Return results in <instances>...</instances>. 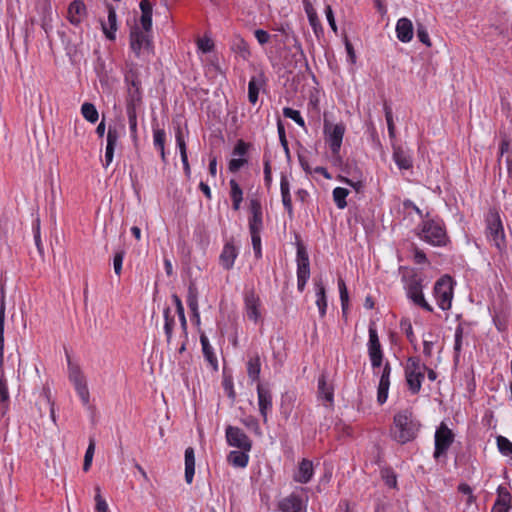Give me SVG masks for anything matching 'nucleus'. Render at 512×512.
<instances>
[{
	"mask_svg": "<svg viewBox=\"0 0 512 512\" xmlns=\"http://www.w3.org/2000/svg\"><path fill=\"white\" fill-rule=\"evenodd\" d=\"M420 426L413 412L410 409H404L394 415L390 434L393 440L403 445L417 437Z\"/></svg>",
	"mask_w": 512,
	"mask_h": 512,
	"instance_id": "f257e3e1",
	"label": "nucleus"
},
{
	"mask_svg": "<svg viewBox=\"0 0 512 512\" xmlns=\"http://www.w3.org/2000/svg\"><path fill=\"white\" fill-rule=\"evenodd\" d=\"M418 235L422 240L433 246H445L449 241L445 225L440 219L423 221Z\"/></svg>",
	"mask_w": 512,
	"mask_h": 512,
	"instance_id": "f03ea898",
	"label": "nucleus"
},
{
	"mask_svg": "<svg viewBox=\"0 0 512 512\" xmlns=\"http://www.w3.org/2000/svg\"><path fill=\"white\" fill-rule=\"evenodd\" d=\"M324 134L334 163H341L340 149L345 134V125L343 123L331 124L325 121Z\"/></svg>",
	"mask_w": 512,
	"mask_h": 512,
	"instance_id": "7ed1b4c3",
	"label": "nucleus"
},
{
	"mask_svg": "<svg viewBox=\"0 0 512 512\" xmlns=\"http://www.w3.org/2000/svg\"><path fill=\"white\" fill-rule=\"evenodd\" d=\"M433 295L440 309L443 311L451 309L453 300V280L449 275H444L435 282Z\"/></svg>",
	"mask_w": 512,
	"mask_h": 512,
	"instance_id": "20e7f679",
	"label": "nucleus"
},
{
	"mask_svg": "<svg viewBox=\"0 0 512 512\" xmlns=\"http://www.w3.org/2000/svg\"><path fill=\"white\" fill-rule=\"evenodd\" d=\"M486 231L488 240L501 252L506 248L505 234L500 219L496 211H490L486 218Z\"/></svg>",
	"mask_w": 512,
	"mask_h": 512,
	"instance_id": "39448f33",
	"label": "nucleus"
},
{
	"mask_svg": "<svg viewBox=\"0 0 512 512\" xmlns=\"http://www.w3.org/2000/svg\"><path fill=\"white\" fill-rule=\"evenodd\" d=\"M454 438L453 431L444 422H441L435 431L433 457L439 459L442 456H446L447 451L454 442Z\"/></svg>",
	"mask_w": 512,
	"mask_h": 512,
	"instance_id": "423d86ee",
	"label": "nucleus"
},
{
	"mask_svg": "<svg viewBox=\"0 0 512 512\" xmlns=\"http://www.w3.org/2000/svg\"><path fill=\"white\" fill-rule=\"evenodd\" d=\"M68 377L74 385L77 395L80 397L82 403L86 406L89 404L90 393L87 386V381L83 375L80 367L71 363L68 360Z\"/></svg>",
	"mask_w": 512,
	"mask_h": 512,
	"instance_id": "0eeeda50",
	"label": "nucleus"
},
{
	"mask_svg": "<svg viewBox=\"0 0 512 512\" xmlns=\"http://www.w3.org/2000/svg\"><path fill=\"white\" fill-rule=\"evenodd\" d=\"M250 216L248 218V227L250 235H261L263 230V212L261 202L257 198L250 199Z\"/></svg>",
	"mask_w": 512,
	"mask_h": 512,
	"instance_id": "6e6552de",
	"label": "nucleus"
},
{
	"mask_svg": "<svg viewBox=\"0 0 512 512\" xmlns=\"http://www.w3.org/2000/svg\"><path fill=\"white\" fill-rule=\"evenodd\" d=\"M225 434L229 446L243 451L251 450L252 441L240 428L229 425L226 427Z\"/></svg>",
	"mask_w": 512,
	"mask_h": 512,
	"instance_id": "1a4fd4ad",
	"label": "nucleus"
},
{
	"mask_svg": "<svg viewBox=\"0 0 512 512\" xmlns=\"http://www.w3.org/2000/svg\"><path fill=\"white\" fill-rule=\"evenodd\" d=\"M406 295L415 305L427 312H432L433 307L425 300L421 280L411 279L406 287Z\"/></svg>",
	"mask_w": 512,
	"mask_h": 512,
	"instance_id": "9d476101",
	"label": "nucleus"
},
{
	"mask_svg": "<svg viewBox=\"0 0 512 512\" xmlns=\"http://www.w3.org/2000/svg\"><path fill=\"white\" fill-rule=\"evenodd\" d=\"M125 80L128 84V97L126 105H133L137 107L142 102V92H141V82L138 76L130 72V74L126 75Z\"/></svg>",
	"mask_w": 512,
	"mask_h": 512,
	"instance_id": "9b49d317",
	"label": "nucleus"
},
{
	"mask_svg": "<svg viewBox=\"0 0 512 512\" xmlns=\"http://www.w3.org/2000/svg\"><path fill=\"white\" fill-rule=\"evenodd\" d=\"M258 407L263 422H267L268 413L272 411L273 398L269 388L263 386L261 383L257 385Z\"/></svg>",
	"mask_w": 512,
	"mask_h": 512,
	"instance_id": "f8f14e48",
	"label": "nucleus"
},
{
	"mask_svg": "<svg viewBox=\"0 0 512 512\" xmlns=\"http://www.w3.org/2000/svg\"><path fill=\"white\" fill-rule=\"evenodd\" d=\"M279 508L282 512H307V500H304L301 496L292 493L282 499L279 503Z\"/></svg>",
	"mask_w": 512,
	"mask_h": 512,
	"instance_id": "ddd939ff",
	"label": "nucleus"
},
{
	"mask_svg": "<svg viewBox=\"0 0 512 512\" xmlns=\"http://www.w3.org/2000/svg\"><path fill=\"white\" fill-rule=\"evenodd\" d=\"M150 44V40L145 31H141L137 26L131 30L130 47L137 57L140 56L142 50L149 49Z\"/></svg>",
	"mask_w": 512,
	"mask_h": 512,
	"instance_id": "4468645a",
	"label": "nucleus"
},
{
	"mask_svg": "<svg viewBox=\"0 0 512 512\" xmlns=\"http://www.w3.org/2000/svg\"><path fill=\"white\" fill-rule=\"evenodd\" d=\"M391 370L392 369H391L390 363L386 362L383 366V369H382V372L380 375V380H379V385H378V390H377V402L379 403V405H383L387 401L388 391H389V387H390Z\"/></svg>",
	"mask_w": 512,
	"mask_h": 512,
	"instance_id": "2eb2a0df",
	"label": "nucleus"
},
{
	"mask_svg": "<svg viewBox=\"0 0 512 512\" xmlns=\"http://www.w3.org/2000/svg\"><path fill=\"white\" fill-rule=\"evenodd\" d=\"M244 303L247 318L253 322H257L261 318L259 297L253 291L246 292Z\"/></svg>",
	"mask_w": 512,
	"mask_h": 512,
	"instance_id": "dca6fc26",
	"label": "nucleus"
},
{
	"mask_svg": "<svg viewBox=\"0 0 512 512\" xmlns=\"http://www.w3.org/2000/svg\"><path fill=\"white\" fill-rule=\"evenodd\" d=\"M67 13L69 22L74 26H78L87 13L86 5L82 0H74L69 4Z\"/></svg>",
	"mask_w": 512,
	"mask_h": 512,
	"instance_id": "f3484780",
	"label": "nucleus"
},
{
	"mask_svg": "<svg viewBox=\"0 0 512 512\" xmlns=\"http://www.w3.org/2000/svg\"><path fill=\"white\" fill-rule=\"evenodd\" d=\"M108 19L107 23L101 22L102 31L109 40H115L117 26L116 10L111 4H107Z\"/></svg>",
	"mask_w": 512,
	"mask_h": 512,
	"instance_id": "a211bd4d",
	"label": "nucleus"
},
{
	"mask_svg": "<svg viewBox=\"0 0 512 512\" xmlns=\"http://www.w3.org/2000/svg\"><path fill=\"white\" fill-rule=\"evenodd\" d=\"M297 277H310V262L309 256L305 249V247L301 244H298L297 247Z\"/></svg>",
	"mask_w": 512,
	"mask_h": 512,
	"instance_id": "6ab92c4d",
	"label": "nucleus"
},
{
	"mask_svg": "<svg viewBox=\"0 0 512 512\" xmlns=\"http://www.w3.org/2000/svg\"><path fill=\"white\" fill-rule=\"evenodd\" d=\"M238 256V250L232 242H227L220 254L219 262L225 270H230Z\"/></svg>",
	"mask_w": 512,
	"mask_h": 512,
	"instance_id": "aec40b11",
	"label": "nucleus"
},
{
	"mask_svg": "<svg viewBox=\"0 0 512 512\" xmlns=\"http://www.w3.org/2000/svg\"><path fill=\"white\" fill-rule=\"evenodd\" d=\"M314 475L313 463L308 459H302L299 463L298 470L294 474V481L306 484L308 483Z\"/></svg>",
	"mask_w": 512,
	"mask_h": 512,
	"instance_id": "412c9836",
	"label": "nucleus"
},
{
	"mask_svg": "<svg viewBox=\"0 0 512 512\" xmlns=\"http://www.w3.org/2000/svg\"><path fill=\"white\" fill-rule=\"evenodd\" d=\"M396 35L403 43L410 42L413 38V24L408 18H400L396 23Z\"/></svg>",
	"mask_w": 512,
	"mask_h": 512,
	"instance_id": "4be33fe9",
	"label": "nucleus"
},
{
	"mask_svg": "<svg viewBox=\"0 0 512 512\" xmlns=\"http://www.w3.org/2000/svg\"><path fill=\"white\" fill-rule=\"evenodd\" d=\"M200 343L202 346V353L207 361V363L211 366L213 371H218V360L214 353V349L211 346L208 337L205 335L204 332L200 333Z\"/></svg>",
	"mask_w": 512,
	"mask_h": 512,
	"instance_id": "5701e85b",
	"label": "nucleus"
},
{
	"mask_svg": "<svg viewBox=\"0 0 512 512\" xmlns=\"http://www.w3.org/2000/svg\"><path fill=\"white\" fill-rule=\"evenodd\" d=\"M280 191H281V197H282V203L287 211L290 218L293 217V206H292V199L290 194V183L285 175H281L280 180Z\"/></svg>",
	"mask_w": 512,
	"mask_h": 512,
	"instance_id": "b1692460",
	"label": "nucleus"
},
{
	"mask_svg": "<svg viewBox=\"0 0 512 512\" xmlns=\"http://www.w3.org/2000/svg\"><path fill=\"white\" fill-rule=\"evenodd\" d=\"M393 160L399 169L408 170L412 167L410 152L400 146L393 147Z\"/></svg>",
	"mask_w": 512,
	"mask_h": 512,
	"instance_id": "393cba45",
	"label": "nucleus"
},
{
	"mask_svg": "<svg viewBox=\"0 0 512 512\" xmlns=\"http://www.w3.org/2000/svg\"><path fill=\"white\" fill-rule=\"evenodd\" d=\"M139 6L141 10V26L145 32H149L152 29V5L148 0H142Z\"/></svg>",
	"mask_w": 512,
	"mask_h": 512,
	"instance_id": "a878e982",
	"label": "nucleus"
},
{
	"mask_svg": "<svg viewBox=\"0 0 512 512\" xmlns=\"http://www.w3.org/2000/svg\"><path fill=\"white\" fill-rule=\"evenodd\" d=\"M10 396L5 373L0 372V414L4 416L9 409Z\"/></svg>",
	"mask_w": 512,
	"mask_h": 512,
	"instance_id": "bb28decb",
	"label": "nucleus"
},
{
	"mask_svg": "<svg viewBox=\"0 0 512 512\" xmlns=\"http://www.w3.org/2000/svg\"><path fill=\"white\" fill-rule=\"evenodd\" d=\"M369 340H368V355L383 353L381 343L378 337L377 329L374 322L369 324Z\"/></svg>",
	"mask_w": 512,
	"mask_h": 512,
	"instance_id": "cd10ccee",
	"label": "nucleus"
},
{
	"mask_svg": "<svg viewBox=\"0 0 512 512\" xmlns=\"http://www.w3.org/2000/svg\"><path fill=\"white\" fill-rule=\"evenodd\" d=\"M195 474V454L192 447L185 450V480L191 484Z\"/></svg>",
	"mask_w": 512,
	"mask_h": 512,
	"instance_id": "c85d7f7f",
	"label": "nucleus"
},
{
	"mask_svg": "<svg viewBox=\"0 0 512 512\" xmlns=\"http://www.w3.org/2000/svg\"><path fill=\"white\" fill-rule=\"evenodd\" d=\"M346 173L350 175L351 177H341L340 181L353 187L357 192H360L364 185H363V176L359 169L355 168L353 172L347 170Z\"/></svg>",
	"mask_w": 512,
	"mask_h": 512,
	"instance_id": "c756f323",
	"label": "nucleus"
},
{
	"mask_svg": "<svg viewBox=\"0 0 512 512\" xmlns=\"http://www.w3.org/2000/svg\"><path fill=\"white\" fill-rule=\"evenodd\" d=\"M424 377V372H411L405 375L408 389L413 395L420 392Z\"/></svg>",
	"mask_w": 512,
	"mask_h": 512,
	"instance_id": "7c9ffc66",
	"label": "nucleus"
},
{
	"mask_svg": "<svg viewBox=\"0 0 512 512\" xmlns=\"http://www.w3.org/2000/svg\"><path fill=\"white\" fill-rule=\"evenodd\" d=\"M231 49L244 60H247L251 55L248 43L241 36L233 38Z\"/></svg>",
	"mask_w": 512,
	"mask_h": 512,
	"instance_id": "2f4dec72",
	"label": "nucleus"
},
{
	"mask_svg": "<svg viewBox=\"0 0 512 512\" xmlns=\"http://www.w3.org/2000/svg\"><path fill=\"white\" fill-rule=\"evenodd\" d=\"M261 361L258 354L251 356L247 361V374L252 382L259 381Z\"/></svg>",
	"mask_w": 512,
	"mask_h": 512,
	"instance_id": "473e14b6",
	"label": "nucleus"
},
{
	"mask_svg": "<svg viewBox=\"0 0 512 512\" xmlns=\"http://www.w3.org/2000/svg\"><path fill=\"white\" fill-rule=\"evenodd\" d=\"M316 286V305L319 309V313L321 317L326 315L327 310V298H326V290L321 281L315 282Z\"/></svg>",
	"mask_w": 512,
	"mask_h": 512,
	"instance_id": "72a5a7b5",
	"label": "nucleus"
},
{
	"mask_svg": "<svg viewBox=\"0 0 512 512\" xmlns=\"http://www.w3.org/2000/svg\"><path fill=\"white\" fill-rule=\"evenodd\" d=\"M249 451H231L227 457L228 462L235 467L245 468L249 461Z\"/></svg>",
	"mask_w": 512,
	"mask_h": 512,
	"instance_id": "f704fd0d",
	"label": "nucleus"
},
{
	"mask_svg": "<svg viewBox=\"0 0 512 512\" xmlns=\"http://www.w3.org/2000/svg\"><path fill=\"white\" fill-rule=\"evenodd\" d=\"M262 83L263 74H260L259 77H251L248 83V99L252 104H255L258 100L259 87L261 86Z\"/></svg>",
	"mask_w": 512,
	"mask_h": 512,
	"instance_id": "c9c22d12",
	"label": "nucleus"
},
{
	"mask_svg": "<svg viewBox=\"0 0 512 512\" xmlns=\"http://www.w3.org/2000/svg\"><path fill=\"white\" fill-rule=\"evenodd\" d=\"M164 316V332L166 335V341L168 344L171 343L173 328L175 326V316L172 315L170 307H165L163 310Z\"/></svg>",
	"mask_w": 512,
	"mask_h": 512,
	"instance_id": "e433bc0d",
	"label": "nucleus"
},
{
	"mask_svg": "<svg viewBox=\"0 0 512 512\" xmlns=\"http://www.w3.org/2000/svg\"><path fill=\"white\" fill-rule=\"evenodd\" d=\"M172 300H173V302L175 303V306H176V313H177L179 321H180V325H181V329H182V332H183V336L185 338H187V328H188V325H187V319H186V316H185V311H184V307H183L182 301L179 298V296L176 295V294L172 295Z\"/></svg>",
	"mask_w": 512,
	"mask_h": 512,
	"instance_id": "4c0bfd02",
	"label": "nucleus"
},
{
	"mask_svg": "<svg viewBox=\"0 0 512 512\" xmlns=\"http://www.w3.org/2000/svg\"><path fill=\"white\" fill-rule=\"evenodd\" d=\"M494 504L512 508V497L507 487L503 485L498 486L497 498Z\"/></svg>",
	"mask_w": 512,
	"mask_h": 512,
	"instance_id": "58836bf2",
	"label": "nucleus"
},
{
	"mask_svg": "<svg viewBox=\"0 0 512 512\" xmlns=\"http://www.w3.org/2000/svg\"><path fill=\"white\" fill-rule=\"evenodd\" d=\"M318 392L319 397L332 404L333 402V389L327 385L326 378L324 375L318 379Z\"/></svg>",
	"mask_w": 512,
	"mask_h": 512,
	"instance_id": "ea45409f",
	"label": "nucleus"
},
{
	"mask_svg": "<svg viewBox=\"0 0 512 512\" xmlns=\"http://www.w3.org/2000/svg\"><path fill=\"white\" fill-rule=\"evenodd\" d=\"M124 126L117 128L116 126H109L107 131V148L115 149L118 140L123 134Z\"/></svg>",
	"mask_w": 512,
	"mask_h": 512,
	"instance_id": "a19ab883",
	"label": "nucleus"
},
{
	"mask_svg": "<svg viewBox=\"0 0 512 512\" xmlns=\"http://www.w3.org/2000/svg\"><path fill=\"white\" fill-rule=\"evenodd\" d=\"M187 305L192 311L198 310V289L194 283H190L187 291Z\"/></svg>",
	"mask_w": 512,
	"mask_h": 512,
	"instance_id": "79ce46f5",
	"label": "nucleus"
},
{
	"mask_svg": "<svg viewBox=\"0 0 512 512\" xmlns=\"http://www.w3.org/2000/svg\"><path fill=\"white\" fill-rule=\"evenodd\" d=\"M81 113L83 117L91 123H95L99 118V114L95 105L89 102H85L81 106Z\"/></svg>",
	"mask_w": 512,
	"mask_h": 512,
	"instance_id": "37998d69",
	"label": "nucleus"
},
{
	"mask_svg": "<svg viewBox=\"0 0 512 512\" xmlns=\"http://www.w3.org/2000/svg\"><path fill=\"white\" fill-rule=\"evenodd\" d=\"M333 200L339 209H344L347 206L346 197L349 191L346 188L336 187L333 192Z\"/></svg>",
	"mask_w": 512,
	"mask_h": 512,
	"instance_id": "c03bdc74",
	"label": "nucleus"
},
{
	"mask_svg": "<svg viewBox=\"0 0 512 512\" xmlns=\"http://www.w3.org/2000/svg\"><path fill=\"white\" fill-rule=\"evenodd\" d=\"M427 366L421 363L418 357H409L405 367V375L411 372H425Z\"/></svg>",
	"mask_w": 512,
	"mask_h": 512,
	"instance_id": "a18cd8bd",
	"label": "nucleus"
},
{
	"mask_svg": "<svg viewBox=\"0 0 512 512\" xmlns=\"http://www.w3.org/2000/svg\"><path fill=\"white\" fill-rule=\"evenodd\" d=\"M496 441L499 452L512 459V442L501 435L496 438Z\"/></svg>",
	"mask_w": 512,
	"mask_h": 512,
	"instance_id": "49530a36",
	"label": "nucleus"
},
{
	"mask_svg": "<svg viewBox=\"0 0 512 512\" xmlns=\"http://www.w3.org/2000/svg\"><path fill=\"white\" fill-rule=\"evenodd\" d=\"M463 333L464 329L461 325H458L455 329V336H454V360L458 361L459 356L462 350V341H463Z\"/></svg>",
	"mask_w": 512,
	"mask_h": 512,
	"instance_id": "de8ad7c7",
	"label": "nucleus"
},
{
	"mask_svg": "<svg viewBox=\"0 0 512 512\" xmlns=\"http://www.w3.org/2000/svg\"><path fill=\"white\" fill-rule=\"evenodd\" d=\"M338 288H339V293H340L342 312L345 315L348 310L349 296H348L346 284L342 278H339V280H338Z\"/></svg>",
	"mask_w": 512,
	"mask_h": 512,
	"instance_id": "09e8293b",
	"label": "nucleus"
},
{
	"mask_svg": "<svg viewBox=\"0 0 512 512\" xmlns=\"http://www.w3.org/2000/svg\"><path fill=\"white\" fill-rule=\"evenodd\" d=\"M136 108L133 105H126V112L129 122V128L132 135L137 134V113Z\"/></svg>",
	"mask_w": 512,
	"mask_h": 512,
	"instance_id": "8fccbe9b",
	"label": "nucleus"
},
{
	"mask_svg": "<svg viewBox=\"0 0 512 512\" xmlns=\"http://www.w3.org/2000/svg\"><path fill=\"white\" fill-rule=\"evenodd\" d=\"M166 133L164 129L154 128L153 129V144L157 150H163L165 148Z\"/></svg>",
	"mask_w": 512,
	"mask_h": 512,
	"instance_id": "3c124183",
	"label": "nucleus"
},
{
	"mask_svg": "<svg viewBox=\"0 0 512 512\" xmlns=\"http://www.w3.org/2000/svg\"><path fill=\"white\" fill-rule=\"evenodd\" d=\"M283 115L286 118H289V119H292L293 121H295L300 127H303V128L305 127V121L298 110L292 109L290 107H284Z\"/></svg>",
	"mask_w": 512,
	"mask_h": 512,
	"instance_id": "603ef678",
	"label": "nucleus"
},
{
	"mask_svg": "<svg viewBox=\"0 0 512 512\" xmlns=\"http://www.w3.org/2000/svg\"><path fill=\"white\" fill-rule=\"evenodd\" d=\"M95 452V440L90 438L89 445L84 456L83 470L88 471L92 464V459Z\"/></svg>",
	"mask_w": 512,
	"mask_h": 512,
	"instance_id": "864d4df0",
	"label": "nucleus"
},
{
	"mask_svg": "<svg viewBox=\"0 0 512 512\" xmlns=\"http://www.w3.org/2000/svg\"><path fill=\"white\" fill-rule=\"evenodd\" d=\"M385 119L387 123L388 133L390 138L395 137V125L393 121V113L390 106L387 104L384 105Z\"/></svg>",
	"mask_w": 512,
	"mask_h": 512,
	"instance_id": "5fc2aeb1",
	"label": "nucleus"
},
{
	"mask_svg": "<svg viewBox=\"0 0 512 512\" xmlns=\"http://www.w3.org/2000/svg\"><path fill=\"white\" fill-rule=\"evenodd\" d=\"M175 138H176V144L180 151V156L185 157L187 156V149H186V143L184 139V135L182 132V129L180 126L177 127L175 132Z\"/></svg>",
	"mask_w": 512,
	"mask_h": 512,
	"instance_id": "6e6d98bb",
	"label": "nucleus"
},
{
	"mask_svg": "<svg viewBox=\"0 0 512 512\" xmlns=\"http://www.w3.org/2000/svg\"><path fill=\"white\" fill-rule=\"evenodd\" d=\"M95 501H96V512H108V504L101 495V489L99 486L95 488Z\"/></svg>",
	"mask_w": 512,
	"mask_h": 512,
	"instance_id": "4d7b16f0",
	"label": "nucleus"
},
{
	"mask_svg": "<svg viewBox=\"0 0 512 512\" xmlns=\"http://www.w3.org/2000/svg\"><path fill=\"white\" fill-rule=\"evenodd\" d=\"M125 256L124 250H119L115 253L113 258V268L116 275H120L122 271L123 259Z\"/></svg>",
	"mask_w": 512,
	"mask_h": 512,
	"instance_id": "13d9d810",
	"label": "nucleus"
},
{
	"mask_svg": "<svg viewBox=\"0 0 512 512\" xmlns=\"http://www.w3.org/2000/svg\"><path fill=\"white\" fill-rule=\"evenodd\" d=\"M241 422L250 430L254 431L256 434H260V426L258 420L254 416H247L241 420Z\"/></svg>",
	"mask_w": 512,
	"mask_h": 512,
	"instance_id": "bf43d9fd",
	"label": "nucleus"
},
{
	"mask_svg": "<svg viewBox=\"0 0 512 512\" xmlns=\"http://www.w3.org/2000/svg\"><path fill=\"white\" fill-rule=\"evenodd\" d=\"M417 37L419 41L427 47L431 46V41L427 29L422 24L417 25Z\"/></svg>",
	"mask_w": 512,
	"mask_h": 512,
	"instance_id": "052dcab7",
	"label": "nucleus"
},
{
	"mask_svg": "<svg viewBox=\"0 0 512 512\" xmlns=\"http://www.w3.org/2000/svg\"><path fill=\"white\" fill-rule=\"evenodd\" d=\"M263 165H264V181H265V184L269 187L272 182V171H271L270 158L266 155H264V158H263Z\"/></svg>",
	"mask_w": 512,
	"mask_h": 512,
	"instance_id": "680f3d73",
	"label": "nucleus"
},
{
	"mask_svg": "<svg viewBox=\"0 0 512 512\" xmlns=\"http://www.w3.org/2000/svg\"><path fill=\"white\" fill-rule=\"evenodd\" d=\"M230 185V196L231 199H242L243 200V191L236 180L231 179L229 181Z\"/></svg>",
	"mask_w": 512,
	"mask_h": 512,
	"instance_id": "e2e57ef3",
	"label": "nucleus"
},
{
	"mask_svg": "<svg viewBox=\"0 0 512 512\" xmlns=\"http://www.w3.org/2000/svg\"><path fill=\"white\" fill-rule=\"evenodd\" d=\"M43 402L49 408L51 420L56 423V414L54 409V403L51 401L49 396V389L43 390Z\"/></svg>",
	"mask_w": 512,
	"mask_h": 512,
	"instance_id": "0e129e2a",
	"label": "nucleus"
},
{
	"mask_svg": "<svg viewBox=\"0 0 512 512\" xmlns=\"http://www.w3.org/2000/svg\"><path fill=\"white\" fill-rule=\"evenodd\" d=\"M197 45H198V48L203 52V53H208V52H211L213 47H214V43L213 41L208 38V37H203V38H200L198 41H197Z\"/></svg>",
	"mask_w": 512,
	"mask_h": 512,
	"instance_id": "69168bd1",
	"label": "nucleus"
},
{
	"mask_svg": "<svg viewBox=\"0 0 512 512\" xmlns=\"http://www.w3.org/2000/svg\"><path fill=\"white\" fill-rule=\"evenodd\" d=\"M251 242L255 257L260 259L262 257L261 235H251Z\"/></svg>",
	"mask_w": 512,
	"mask_h": 512,
	"instance_id": "338daca9",
	"label": "nucleus"
},
{
	"mask_svg": "<svg viewBox=\"0 0 512 512\" xmlns=\"http://www.w3.org/2000/svg\"><path fill=\"white\" fill-rule=\"evenodd\" d=\"M247 163V160L244 158H233L229 161V171L232 173L237 172L240 170L241 167H243Z\"/></svg>",
	"mask_w": 512,
	"mask_h": 512,
	"instance_id": "774afa93",
	"label": "nucleus"
}]
</instances>
